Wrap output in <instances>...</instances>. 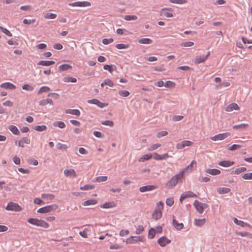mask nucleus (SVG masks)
<instances>
[{"mask_svg":"<svg viewBox=\"0 0 252 252\" xmlns=\"http://www.w3.org/2000/svg\"><path fill=\"white\" fill-rule=\"evenodd\" d=\"M183 175L184 172H181L179 174L173 176L170 180L166 183V187L168 189H173L178 183L182 181Z\"/></svg>","mask_w":252,"mask_h":252,"instance_id":"1","label":"nucleus"},{"mask_svg":"<svg viewBox=\"0 0 252 252\" xmlns=\"http://www.w3.org/2000/svg\"><path fill=\"white\" fill-rule=\"evenodd\" d=\"M27 221L29 223L37 226H40L45 228L49 227L48 223L42 220H38L35 218H30L27 220Z\"/></svg>","mask_w":252,"mask_h":252,"instance_id":"2","label":"nucleus"},{"mask_svg":"<svg viewBox=\"0 0 252 252\" xmlns=\"http://www.w3.org/2000/svg\"><path fill=\"white\" fill-rule=\"evenodd\" d=\"M58 208V206L56 204H52L50 205H48L42 208H39L37 210V213H47L50 212L53 210H55Z\"/></svg>","mask_w":252,"mask_h":252,"instance_id":"3","label":"nucleus"},{"mask_svg":"<svg viewBox=\"0 0 252 252\" xmlns=\"http://www.w3.org/2000/svg\"><path fill=\"white\" fill-rule=\"evenodd\" d=\"M193 205L199 214H202L204 210L208 207L206 204L201 203L197 200L194 201Z\"/></svg>","mask_w":252,"mask_h":252,"instance_id":"4","label":"nucleus"},{"mask_svg":"<svg viewBox=\"0 0 252 252\" xmlns=\"http://www.w3.org/2000/svg\"><path fill=\"white\" fill-rule=\"evenodd\" d=\"M5 209L8 211L20 212L22 210V208L18 204L10 202L7 204Z\"/></svg>","mask_w":252,"mask_h":252,"instance_id":"5","label":"nucleus"},{"mask_svg":"<svg viewBox=\"0 0 252 252\" xmlns=\"http://www.w3.org/2000/svg\"><path fill=\"white\" fill-rule=\"evenodd\" d=\"M87 102L90 104H94L98 106L100 108H103L108 105V104L105 103H102L97 99H89L87 101Z\"/></svg>","mask_w":252,"mask_h":252,"instance_id":"6","label":"nucleus"},{"mask_svg":"<svg viewBox=\"0 0 252 252\" xmlns=\"http://www.w3.org/2000/svg\"><path fill=\"white\" fill-rule=\"evenodd\" d=\"M229 135H230V133L229 132L220 133L211 137V139L213 141L221 140L225 139Z\"/></svg>","mask_w":252,"mask_h":252,"instance_id":"7","label":"nucleus"},{"mask_svg":"<svg viewBox=\"0 0 252 252\" xmlns=\"http://www.w3.org/2000/svg\"><path fill=\"white\" fill-rule=\"evenodd\" d=\"M69 5L71 6L77 7H87L91 5V3L88 1H76L69 3Z\"/></svg>","mask_w":252,"mask_h":252,"instance_id":"8","label":"nucleus"},{"mask_svg":"<svg viewBox=\"0 0 252 252\" xmlns=\"http://www.w3.org/2000/svg\"><path fill=\"white\" fill-rule=\"evenodd\" d=\"M157 242L161 247H165L166 244L170 243L171 240L165 236H162L158 239Z\"/></svg>","mask_w":252,"mask_h":252,"instance_id":"9","label":"nucleus"},{"mask_svg":"<svg viewBox=\"0 0 252 252\" xmlns=\"http://www.w3.org/2000/svg\"><path fill=\"white\" fill-rule=\"evenodd\" d=\"M196 197V195L191 191H187L183 193L180 198V201L182 202L183 200L189 197Z\"/></svg>","mask_w":252,"mask_h":252,"instance_id":"10","label":"nucleus"},{"mask_svg":"<svg viewBox=\"0 0 252 252\" xmlns=\"http://www.w3.org/2000/svg\"><path fill=\"white\" fill-rule=\"evenodd\" d=\"M192 144V142L190 141L185 140L183 141L180 143H177L176 145V148L178 149H182L186 146H189Z\"/></svg>","mask_w":252,"mask_h":252,"instance_id":"11","label":"nucleus"},{"mask_svg":"<svg viewBox=\"0 0 252 252\" xmlns=\"http://www.w3.org/2000/svg\"><path fill=\"white\" fill-rule=\"evenodd\" d=\"M209 55L210 52H208L206 56L202 55L197 56L195 60L194 63H203L207 59Z\"/></svg>","mask_w":252,"mask_h":252,"instance_id":"12","label":"nucleus"},{"mask_svg":"<svg viewBox=\"0 0 252 252\" xmlns=\"http://www.w3.org/2000/svg\"><path fill=\"white\" fill-rule=\"evenodd\" d=\"M157 187L153 185H147L143 186L140 188L139 190L140 192H144L148 191H151L156 189Z\"/></svg>","mask_w":252,"mask_h":252,"instance_id":"13","label":"nucleus"},{"mask_svg":"<svg viewBox=\"0 0 252 252\" xmlns=\"http://www.w3.org/2000/svg\"><path fill=\"white\" fill-rule=\"evenodd\" d=\"M0 87L5 89H10L11 90L16 89V86L10 82H5L1 84L0 85Z\"/></svg>","mask_w":252,"mask_h":252,"instance_id":"14","label":"nucleus"},{"mask_svg":"<svg viewBox=\"0 0 252 252\" xmlns=\"http://www.w3.org/2000/svg\"><path fill=\"white\" fill-rule=\"evenodd\" d=\"M233 220L235 224L239 225H241L242 227H245V226H247L249 227L250 228H252V227L249 224H248L246 222H245L243 221L238 220L236 218H233Z\"/></svg>","mask_w":252,"mask_h":252,"instance_id":"15","label":"nucleus"},{"mask_svg":"<svg viewBox=\"0 0 252 252\" xmlns=\"http://www.w3.org/2000/svg\"><path fill=\"white\" fill-rule=\"evenodd\" d=\"M48 104H49L51 105L52 106L53 105V104H54L53 102L51 99L46 98V99L41 100L39 102V105L42 106H45L46 105H47Z\"/></svg>","mask_w":252,"mask_h":252,"instance_id":"16","label":"nucleus"},{"mask_svg":"<svg viewBox=\"0 0 252 252\" xmlns=\"http://www.w3.org/2000/svg\"><path fill=\"white\" fill-rule=\"evenodd\" d=\"M234 164V162L229 160H222L219 162V165L223 167H229Z\"/></svg>","mask_w":252,"mask_h":252,"instance_id":"17","label":"nucleus"},{"mask_svg":"<svg viewBox=\"0 0 252 252\" xmlns=\"http://www.w3.org/2000/svg\"><path fill=\"white\" fill-rule=\"evenodd\" d=\"M64 174L66 177L72 176L74 177H76V173L74 169H65L64 170Z\"/></svg>","mask_w":252,"mask_h":252,"instance_id":"18","label":"nucleus"},{"mask_svg":"<svg viewBox=\"0 0 252 252\" xmlns=\"http://www.w3.org/2000/svg\"><path fill=\"white\" fill-rule=\"evenodd\" d=\"M239 109V107L236 103H232L226 107V111L228 112H230L233 111V110H238Z\"/></svg>","mask_w":252,"mask_h":252,"instance_id":"19","label":"nucleus"},{"mask_svg":"<svg viewBox=\"0 0 252 252\" xmlns=\"http://www.w3.org/2000/svg\"><path fill=\"white\" fill-rule=\"evenodd\" d=\"M162 216V213L160 209H155L154 212L152 214L153 218L155 219L156 220L159 219Z\"/></svg>","mask_w":252,"mask_h":252,"instance_id":"20","label":"nucleus"},{"mask_svg":"<svg viewBox=\"0 0 252 252\" xmlns=\"http://www.w3.org/2000/svg\"><path fill=\"white\" fill-rule=\"evenodd\" d=\"M30 143V139L27 137H24L18 142V145L20 147H24V144H29Z\"/></svg>","mask_w":252,"mask_h":252,"instance_id":"21","label":"nucleus"},{"mask_svg":"<svg viewBox=\"0 0 252 252\" xmlns=\"http://www.w3.org/2000/svg\"><path fill=\"white\" fill-rule=\"evenodd\" d=\"M72 68V66L68 64H63L60 65L58 69L60 71H66L68 69H70Z\"/></svg>","mask_w":252,"mask_h":252,"instance_id":"22","label":"nucleus"},{"mask_svg":"<svg viewBox=\"0 0 252 252\" xmlns=\"http://www.w3.org/2000/svg\"><path fill=\"white\" fill-rule=\"evenodd\" d=\"M207 173H209L212 175H217L220 173V171L217 169H207L205 170Z\"/></svg>","mask_w":252,"mask_h":252,"instance_id":"23","label":"nucleus"},{"mask_svg":"<svg viewBox=\"0 0 252 252\" xmlns=\"http://www.w3.org/2000/svg\"><path fill=\"white\" fill-rule=\"evenodd\" d=\"M55 63V62L52 61H40L38 63V64L43 66H49L54 64Z\"/></svg>","mask_w":252,"mask_h":252,"instance_id":"24","label":"nucleus"},{"mask_svg":"<svg viewBox=\"0 0 252 252\" xmlns=\"http://www.w3.org/2000/svg\"><path fill=\"white\" fill-rule=\"evenodd\" d=\"M8 129L15 135H18L20 134V132L17 127L14 125H10Z\"/></svg>","mask_w":252,"mask_h":252,"instance_id":"25","label":"nucleus"},{"mask_svg":"<svg viewBox=\"0 0 252 252\" xmlns=\"http://www.w3.org/2000/svg\"><path fill=\"white\" fill-rule=\"evenodd\" d=\"M65 113L77 116L80 115V112L78 109H67L65 110Z\"/></svg>","mask_w":252,"mask_h":252,"instance_id":"26","label":"nucleus"},{"mask_svg":"<svg viewBox=\"0 0 252 252\" xmlns=\"http://www.w3.org/2000/svg\"><path fill=\"white\" fill-rule=\"evenodd\" d=\"M172 223L177 230L182 229L184 226L182 223H179L175 219H173Z\"/></svg>","mask_w":252,"mask_h":252,"instance_id":"27","label":"nucleus"},{"mask_svg":"<svg viewBox=\"0 0 252 252\" xmlns=\"http://www.w3.org/2000/svg\"><path fill=\"white\" fill-rule=\"evenodd\" d=\"M138 42L140 44H150L153 43V40L150 38H141L138 40Z\"/></svg>","mask_w":252,"mask_h":252,"instance_id":"28","label":"nucleus"},{"mask_svg":"<svg viewBox=\"0 0 252 252\" xmlns=\"http://www.w3.org/2000/svg\"><path fill=\"white\" fill-rule=\"evenodd\" d=\"M247 170V168L245 167H242L236 168L235 170L232 171L231 174H239L242 172H245Z\"/></svg>","mask_w":252,"mask_h":252,"instance_id":"29","label":"nucleus"},{"mask_svg":"<svg viewBox=\"0 0 252 252\" xmlns=\"http://www.w3.org/2000/svg\"><path fill=\"white\" fill-rule=\"evenodd\" d=\"M205 221L206 220L205 219H195L194 223L196 226H201L205 224Z\"/></svg>","mask_w":252,"mask_h":252,"instance_id":"30","label":"nucleus"},{"mask_svg":"<svg viewBox=\"0 0 252 252\" xmlns=\"http://www.w3.org/2000/svg\"><path fill=\"white\" fill-rule=\"evenodd\" d=\"M230 189L227 188H219L218 189L217 191L219 194H225L230 191Z\"/></svg>","mask_w":252,"mask_h":252,"instance_id":"31","label":"nucleus"},{"mask_svg":"<svg viewBox=\"0 0 252 252\" xmlns=\"http://www.w3.org/2000/svg\"><path fill=\"white\" fill-rule=\"evenodd\" d=\"M53 125L55 127H59L60 128H64L65 127V124L62 121H56Z\"/></svg>","mask_w":252,"mask_h":252,"instance_id":"32","label":"nucleus"},{"mask_svg":"<svg viewBox=\"0 0 252 252\" xmlns=\"http://www.w3.org/2000/svg\"><path fill=\"white\" fill-rule=\"evenodd\" d=\"M51 90L50 88L48 86L41 87L37 92V94H40L42 93H46Z\"/></svg>","mask_w":252,"mask_h":252,"instance_id":"33","label":"nucleus"},{"mask_svg":"<svg viewBox=\"0 0 252 252\" xmlns=\"http://www.w3.org/2000/svg\"><path fill=\"white\" fill-rule=\"evenodd\" d=\"M104 85H108L110 87H113L114 86V83L110 79H105L101 84V87H103Z\"/></svg>","mask_w":252,"mask_h":252,"instance_id":"34","label":"nucleus"},{"mask_svg":"<svg viewBox=\"0 0 252 252\" xmlns=\"http://www.w3.org/2000/svg\"><path fill=\"white\" fill-rule=\"evenodd\" d=\"M152 155L151 154H148L145 155L143 156H142L140 159H139V161L140 162H144L146 160H147L149 159H150L152 157Z\"/></svg>","mask_w":252,"mask_h":252,"instance_id":"35","label":"nucleus"},{"mask_svg":"<svg viewBox=\"0 0 252 252\" xmlns=\"http://www.w3.org/2000/svg\"><path fill=\"white\" fill-rule=\"evenodd\" d=\"M41 197L47 200H52L55 198V195L50 193H42Z\"/></svg>","mask_w":252,"mask_h":252,"instance_id":"36","label":"nucleus"},{"mask_svg":"<svg viewBox=\"0 0 252 252\" xmlns=\"http://www.w3.org/2000/svg\"><path fill=\"white\" fill-rule=\"evenodd\" d=\"M114 203L113 202H108L104 203L103 204L101 205V208H111L114 206Z\"/></svg>","mask_w":252,"mask_h":252,"instance_id":"37","label":"nucleus"},{"mask_svg":"<svg viewBox=\"0 0 252 252\" xmlns=\"http://www.w3.org/2000/svg\"><path fill=\"white\" fill-rule=\"evenodd\" d=\"M56 14L46 13L44 14V17L46 19H53L57 17Z\"/></svg>","mask_w":252,"mask_h":252,"instance_id":"38","label":"nucleus"},{"mask_svg":"<svg viewBox=\"0 0 252 252\" xmlns=\"http://www.w3.org/2000/svg\"><path fill=\"white\" fill-rule=\"evenodd\" d=\"M97 201L95 199H91V200H88L85 201H84L82 204L84 206H88L90 205H94L96 204Z\"/></svg>","mask_w":252,"mask_h":252,"instance_id":"39","label":"nucleus"},{"mask_svg":"<svg viewBox=\"0 0 252 252\" xmlns=\"http://www.w3.org/2000/svg\"><path fill=\"white\" fill-rule=\"evenodd\" d=\"M165 8H163L161 10V15L165 16L166 17H172L173 15L172 13L168 12L165 11Z\"/></svg>","mask_w":252,"mask_h":252,"instance_id":"40","label":"nucleus"},{"mask_svg":"<svg viewBox=\"0 0 252 252\" xmlns=\"http://www.w3.org/2000/svg\"><path fill=\"white\" fill-rule=\"evenodd\" d=\"M63 81L65 82L75 83L77 82V79L75 78L72 77H64Z\"/></svg>","mask_w":252,"mask_h":252,"instance_id":"41","label":"nucleus"},{"mask_svg":"<svg viewBox=\"0 0 252 252\" xmlns=\"http://www.w3.org/2000/svg\"><path fill=\"white\" fill-rule=\"evenodd\" d=\"M156 234L155 228H151L148 232V238L149 239H153L155 237Z\"/></svg>","mask_w":252,"mask_h":252,"instance_id":"42","label":"nucleus"},{"mask_svg":"<svg viewBox=\"0 0 252 252\" xmlns=\"http://www.w3.org/2000/svg\"><path fill=\"white\" fill-rule=\"evenodd\" d=\"M34 129L38 131H43L46 130L47 127L45 125L36 126L34 127Z\"/></svg>","mask_w":252,"mask_h":252,"instance_id":"43","label":"nucleus"},{"mask_svg":"<svg viewBox=\"0 0 252 252\" xmlns=\"http://www.w3.org/2000/svg\"><path fill=\"white\" fill-rule=\"evenodd\" d=\"M248 126H249V125L248 124H242L238 125L233 126V129H238V128L245 129V128H246V127H247Z\"/></svg>","mask_w":252,"mask_h":252,"instance_id":"44","label":"nucleus"},{"mask_svg":"<svg viewBox=\"0 0 252 252\" xmlns=\"http://www.w3.org/2000/svg\"><path fill=\"white\" fill-rule=\"evenodd\" d=\"M23 90H26L28 91H32L34 90V87L32 86L29 84H25L22 87Z\"/></svg>","mask_w":252,"mask_h":252,"instance_id":"45","label":"nucleus"},{"mask_svg":"<svg viewBox=\"0 0 252 252\" xmlns=\"http://www.w3.org/2000/svg\"><path fill=\"white\" fill-rule=\"evenodd\" d=\"M237 234L239 236H241L242 237H249V238H252V234H251V233L247 232H238L237 233Z\"/></svg>","mask_w":252,"mask_h":252,"instance_id":"46","label":"nucleus"},{"mask_svg":"<svg viewBox=\"0 0 252 252\" xmlns=\"http://www.w3.org/2000/svg\"><path fill=\"white\" fill-rule=\"evenodd\" d=\"M94 188V186L91 185H86L83 187H81L80 188V189L81 190H90Z\"/></svg>","mask_w":252,"mask_h":252,"instance_id":"47","label":"nucleus"},{"mask_svg":"<svg viewBox=\"0 0 252 252\" xmlns=\"http://www.w3.org/2000/svg\"><path fill=\"white\" fill-rule=\"evenodd\" d=\"M137 242L136 236H131L130 238L127 239V244H135Z\"/></svg>","mask_w":252,"mask_h":252,"instance_id":"48","label":"nucleus"},{"mask_svg":"<svg viewBox=\"0 0 252 252\" xmlns=\"http://www.w3.org/2000/svg\"><path fill=\"white\" fill-rule=\"evenodd\" d=\"M243 179L245 180H252V173H245L242 175Z\"/></svg>","mask_w":252,"mask_h":252,"instance_id":"49","label":"nucleus"},{"mask_svg":"<svg viewBox=\"0 0 252 252\" xmlns=\"http://www.w3.org/2000/svg\"><path fill=\"white\" fill-rule=\"evenodd\" d=\"M194 164H196V162L194 160H192L191 163L186 168L184 169V170H183L182 172H184V174L188 170H192V168Z\"/></svg>","mask_w":252,"mask_h":252,"instance_id":"50","label":"nucleus"},{"mask_svg":"<svg viewBox=\"0 0 252 252\" xmlns=\"http://www.w3.org/2000/svg\"><path fill=\"white\" fill-rule=\"evenodd\" d=\"M242 145L239 144H233L228 148V150L229 151H235L241 148Z\"/></svg>","mask_w":252,"mask_h":252,"instance_id":"51","label":"nucleus"},{"mask_svg":"<svg viewBox=\"0 0 252 252\" xmlns=\"http://www.w3.org/2000/svg\"><path fill=\"white\" fill-rule=\"evenodd\" d=\"M95 181L97 182H105L107 180V176H99L95 178Z\"/></svg>","mask_w":252,"mask_h":252,"instance_id":"52","label":"nucleus"},{"mask_svg":"<svg viewBox=\"0 0 252 252\" xmlns=\"http://www.w3.org/2000/svg\"><path fill=\"white\" fill-rule=\"evenodd\" d=\"M161 146L160 144H153L152 146H151L150 147L148 148V150L149 151H154L157 149H158V147H159Z\"/></svg>","mask_w":252,"mask_h":252,"instance_id":"53","label":"nucleus"},{"mask_svg":"<svg viewBox=\"0 0 252 252\" xmlns=\"http://www.w3.org/2000/svg\"><path fill=\"white\" fill-rule=\"evenodd\" d=\"M113 65H108V64H105L103 66V68L105 70H108L109 72H112L113 69Z\"/></svg>","mask_w":252,"mask_h":252,"instance_id":"54","label":"nucleus"},{"mask_svg":"<svg viewBox=\"0 0 252 252\" xmlns=\"http://www.w3.org/2000/svg\"><path fill=\"white\" fill-rule=\"evenodd\" d=\"M56 147L59 150L66 149L67 146L65 144H63L60 143H58L56 144Z\"/></svg>","mask_w":252,"mask_h":252,"instance_id":"55","label":"nucleus"},{"mask_svg":"<svg viewBox=\"0 0 252 252\" xmlns=\"http://www.w3.org/2000/svg\"><path fill=\"white\" fill-rule=\"evenodd\" d=\"M114 41L113 39L112 38H104L102 39V42L103 44L105 45H107L109 43H112Z\"/></svg>","mask_w":252,"mask_h":252,"instance_id":"56","label":"nucleus"},{"mask_svg":"<svg viewBox=\"0 0 252 252\" xmlns=\"http://www.w3.org/2000/svg\"><path fill=\"white\" fill-rule=\"evenodd\" d=\"M35 21V19H31V20L24 19L23 20V23L24 24H26V25H30L31 24H33V23H34Z\"/></svg>","mask_w":252,"mask_h":252,"instance_id":"57","label":"nucleus"},{"mask_svg":"<svg viewBox=\"0 0 252 252\" xmlns=\"http://www.w3.org/2000/svg\"><path fill=\"white\" fill-rule=\"evenodd\" d=\"M184 117L183 116L181 115H175L173 116L172 117V120L173 121L176 122V121H181L183 119Z\"/></svg>","mask_w":252,"mask_h":252,"instance_id":"58","label":"nucleus"},{"mask_svg":"<svg viewBox=\"0 0 252 252\" xmlns=\"http://www.w3.org/2000/svg\"><path fill=\"white\" fill-rule=\"evenodd\" d=\"M167 205L172 206L174 204V199L173 198H168L166 200Z\"/></svg>","mask_w":252,"mask_h":252,"instance_id":"59","label":"nucleus"},{"mask_svg":"<svg viewBox=\"0 0 252 252\" xmlns=\"http://www.w3.org/2000/svg\"><path fill=\"white\" fill-rule=\"evenodd\" d=\"M194 45V43L191 41H188L181 44V46L184 47H190Z\"/></svg>","mask_w":252,"mask_h":252,"instance_id":"60","label":"nucleus"},{"mask_svg":"<svg viewBox=\"0 0 252 252\" xmlns=\"http://www.w3.org/2000/svg\"><path fill=\"white\" fill-rule=\"evenodd\" d=\"M170 1L171 3L177 4H184L187 2L186 0H170Z\"/></svg>","mask_w":252,"mask_h":252,"instance_id":"61","label":"nucleus"},{"mask_svg":"<svg viewBox=\"0 0 252 252\" xmlns=\"http://www.w3.org/2000/svg\"><path fill=\"white\" fill-rule=\"evenodd\" d=\"M101 124L103 125L108 126H113V122L110 120L103 121L101 123Z\"/></svg>","mask_w":252,"mask_h":252,"instance_id":"62","label":"nucleus"},{"mask_svg":"<svg viewBox=\"0 0 252 252\" xmlns=\"http://www.w3.org/2000/svg\"><path fill=\"white\" fill-rule=\"evenodd\" d=\"M144 230V227L142 225H139L138 226L135 231L137 234H140Z\"/></svg>","mask_w":252,"mask_h":252,"instance_id":"63","label":"nucleus"},{"mask_svg":"<svg viewBox=\"0 0 252 252\" xmlns=\"http://www.w3.org/2000/svg\"><path fill=\"white\" fill-rule=\"evenodd\" d=\"M174 83L170 81H167L164 83V86L166 87H172L174 85Z\"/></svg>","mask_w":252,"mask_h":252,"instance_id":"64","label":"nucleus"}]
</instances>
